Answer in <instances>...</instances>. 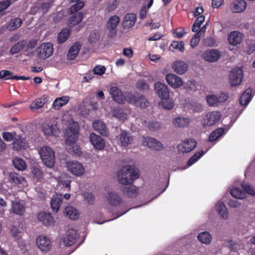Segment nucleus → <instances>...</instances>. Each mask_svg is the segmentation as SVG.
<instances>
[{
	"mask_svg": "<svg viewBox=\"0 0 255 255\" xmlns=\"http://www.w3.org/2000/svg\"><path fill=\"white\" fill-rule=\"evenodd\" d=\"M79 127L78 124L76 122H73L70 124L65 132V143L67 146L66 149L68 151L72 154L80 156L81 154V151L79 146L72 145L78 139L79 136Z\"/></svg>",
	"mask_w": 255,
	"mask_h": 255,
	"instance_id": "nucleus-1",
	"label": "nucleus"
},
{
	"mask_svg": "<svg viewBox=\"0 0 255 255\" xmlns=\"http://www.w3.org/2000/svg\"><path fill=\"white\" fill-rule=\"evenodd\" d=\"M139 176L138 170L132 165L124 166L118 173V181L123 185L132 183Z\"/></svg>",
	"mask_w": 255,
	"mask_h": 255,
	"instance_id": "nucleus-2",
	"label": "nucleus"
},
{
	"mask_svg": "<svg viewBox=\"0 0 255 255\" xmlns=\"http://www.w3.org/2000/svg\"><path fill=\"white\" fill-rule=\"evenodd\" d=\"M109 93L113 100L120 104H124L126 102L128 103H132V98H133L132 93L128 92H123L122 90L116 86H112L110 89Z\"/></svg>",
	"mask_w": 255,
	"mask_h": 255,
	"instance_id": "nucleus-3",
	"label": "nucleus"
},
{
	"mask_svg": "<svg viewBox=\"0 0 255 255\" xmlns=\"http://www.w3.org/2000/svg\"><path fill=\"white\" fill-rule=\"evenodd\" d=\"M40 157L45 165L52 167L55 163V154L54 151L48 146L41 147L39 150Z\"/></svg>",
	"mask_w": 255,
	"mask_h": 255,
	"instance_id": "nucleus-4",
	"label": "nucleus"
},
{
	"mask_svg": "<svg viewBox=\"0 0 255 255\" xmlns=\"http://www.w3.org/2000/svg\"><path fill=\"white\" fill-rule=\"evenodd\" d=\"M37 57L41 59H45L52 55L53 45L50 42L42 43L36 50Z\"/></svg>",
	"mask_w": 255,
	"mask_h": 255,
	"instance_id": "nucleus-5",
	"label": "nucleus"
},
{
	"mask_svg": "<svg viewBox=\"0 0 255 255\" xmlns=\"http://www.w3.org/2000/svg\"><path fill=\"white\" fill-rule=\"evenodd\" d=\"M221 114L218 111H213L207 113L202 120L203 126L205 127L214 125L221 119Z\"/></svg>",
	"mask_w": 255,
	"mask_h": 255,
	"instance_id": "nucleus-6",
	"label": "nucleus"
},
{
	"mask_svg": "<svg viewBox=\"0 0 255 255\" xmlns=\"http://www.w3.org/2000/svg\"><path fill=\"white\" fill-rule=\"evenodd\" d=\"M243 78V72L242 68H233L230 75L229 80L232 86H236L240 85Z\"/></svg>",
	"mask_w": 255,
	"mask_h": 255,
	"instance_id": "nucleus-7",
	"label": "nucleus"
},
{
	"mask_svg": "<svg viewBox=\"0 0 255 255\" xmlns=\"http://www.w3.org/2000/svg\"><path fill=\"white\" fill-rule=\"evenodd\" d=\"M67 168L68 171L77 176H81L83 175L85 171L82 164L77 161L68 162Z\"/></svg>",
	"mask_w": 255,
	"mask_h": 255,
	"instance_id": "nucleus-8",
	"label": "nucleus"
},
{
	"mask_svg": "<svg viewBox=\"0 0 255 255\" xmlns=\"http://www.w3.org/2000/svg\"><path fill=\"white\" fill-rule=\"evenodd\" d=\"M154 87L156 93L161 99L166 100L169 98V92L167 85L158 82L155 83Z\"/></svg>",
	"mask_w": 255,
	"mask_h": 255,
	"instance_id": "nucleus-9",
	"label": "nucleus"
},
{
	"mask_svg": "<svg viewBox=\"0 0 255 255\" xmlns=\"http://www.w3.org/2000/svg\"><path fill=\"white\" fill-rule=\"evenodd\" d=\"M120 21V17L117 15H113L111 16L107 22L106 26L108 29L110 30L109 37L115 36L116 35V28L119 24Z\"/></svg>",
	"mask_w": 255,
	"mask_h": 255,
	"instance_id": "nucleus-10",
	"label": "nucleus"
},
{
	"mask_svg": "<svg viewBox=\"0 0 255 255\" xmlns=\"http://www.w3.org/2000/svg\"><path fill=\"white\" fill-rule=\"evenodd\" d=\"M36 244L38 248L43 252H48L51 248V241L45 236H39L36 239Z\"/></svg>",
	"mask_w": 255,
	"mask_h": 255,
	"instance_id": "nucleus-11",
	"label": "nucleus"
},
{
	"mask_svg": "<svg viewBox=\"0 0 255 255\" xmlns=\"http://www.w3.org/2000/svg\"><path fill=\"white\" fill-rule=\"evenodd\" d=\"M89 139L90 142L95 148L99 150H102L104 148L105 146V141L100 136L93 132L90 133Z\"/></svg>",
	"mask_w": 255,
	"mask_h": 255,
	"instance_id": "nucleus-12",
	"label": "nucleus"
},
{
	"mask_svg": "<svg viewBox=\"0 0 255 255\" xmlns=\"http://www.w3.org/2000/svg\"><path fill=\"white\" fill-rule=\"evenodd\" d=\"M132 96L133 98H132V100L133 101L129 104L136 105L141 109H145L148 106L149 102L144 96L137 93L134 95L132 94Z\"/></svg>",
	"mask_w": 255,
	"mask_h": 255,
	"instance_id": "nucleus-13",
	"label": "nucleus"
},
{
	"mask_svg": "<svg viewBox=\"0 0 255 255\" xmlns=\"http://www.w3.org/2000/svg\"><path fill=\"white\" fill-rule=\"evenodd\" d=\"M78 237L77 231L73 229H69L66 233V237L63 239V243L66 246H71L74 245Z\"/></svg>",
	"mask_w": 255,
	"mask_h": 255,
	"instance_id": "nucleus-14",
	"label": "nucleus"
},
{
	"mask_svg": "<svg viewBox=\"0 0 255 255\" xmlns=\"http://www.w3.org/2000/svg\"><path fill=\"white\" fill-rule=\"evenodd\" d=\"M197 145V142L195 140L190 138L183 141L182 143L179 145V148L180 151L184 153H188L192 151Z\"/></svg>",
	"mask_w": 255,
	"mask_h": 255,
	"instance_id": "nucleus-15",
	"label": "nucleus"
},
{
	"mask_svg": "<svg viewBox=\"0 0 255 255\" xmlns=\"http://www.w3.org/2000/svg\"><path fill=\"white\" fill-rule=\"evenodd\" d=\"M41 130L46 136H58L60 132L56 125L44 123L41 126Z\"/></svg>",
	"mask_w": 255,
	"mask_h": 255,
	"instance_id": "nucleus-16",
	"label": "nucleus"
},
{
	"mask_svg": "<svg viewBox=\"0 0 255 255\" xmlns=\"http://www.w3.org/2000/svg\"><path fill=\"white\" fill-rule=\"evenodd\" d=\"M119 139L121 145L126 147L132 143L133 140V136L129 132L123 130L120 134Z\"/></svg>",
	"mask_w": 255,
	"mask_h": 255,
	"instance_id": "nucleus-17",
	"label": "nucleus"
},
{
	"mask_svg": "<svg viewBox=\"0 0 255 255\" xmlns=\"http://www.w3.org/2000/svg\"><path fill=\"white\" fill-rule=\"evenodd\" d=\"M38 220L46 226H52L54 225V220L51 214L45 212H39L37 214Z\"/></svg>",
	"mask_w": 255,
	"mask_h": 255,
	"instance_id": "nucleus-18",
	"label": "nucleus"
},
{
	"mask_svg": "<svg viewBox=\"0 0 255 255\" xmlns=\"http://www.w3.org/2000/svg\"><path fill=\"white\" fill-rule=\"evenodd\" d=\"M166 80L173 88H179L183 84L181 78L174 74H168L166 76Z\"/></svg>",
	"mask_w": 255,
	"mask_h": 255,
	"instance_id": "nucleus-19",
	"label": "nucleus"
},
{
	"mask_svg": "<svg viewBox=\"0 0 255 255\" xmlns=\"http://www.w3.org/2000/svg\"><path fill=\"white\" fill-rule=\"evenodd\" d=\"M143 144L156 150H160L163 148L162 143L152 137H144L143 140Z\"/></svg>",
	"mask_w": 255,
	"mask_h": 255,
	"instance_id": "nucleus-20",
	"label": "nucleus"
},
{
	"mask_svg": "<svg viewBox=\"0 0 255 255\" xmlns=\"http://www.w3.org/2000/svg\"><path fill=\"white\" fill-rule=\"evenodd\" d=\"M203 58L208 62L217 61L220 57V53L216 49L206 50L202 55Z\"/></svg>",
	"mask_w": 255,
	"mask_h": 255,
	"instance_id": "nucleus-21",
	"label": "nucleus"
},
{
	"mask_svg": "<svg viewBox=\"0 0 255 255\" xmlns=\"http://www.w3.org/2000/svg\"><path fill=\"white\" fill-rule=\"evenodd\" d=\"M247 7V3L245 0H235L230 5L231 11L239 13L244 11Z\"/></svg>",
	"mask_w": 255,
	"mask_h": 255,
	"instance_id": "nucleus-22",
	"label": "nucleus"
},
{
	"mask_svg": "<svg viewBox=\"0 0 255 255\" xmlns=\"http://www.w3.org/2000/svg\"><path fill=\"white\" fill-rule=\"evenodd\" d=\"M93 127L94 129L102 135L107 136L109 131L106 125L101 121L97 120L93 122Z\"/></svg>",
	"mask_w": 255,
	"mask_h": 255,
	"instance_id": "nucleus-23",
	"label": "nucleus"
},
{
	"mask_svg": "<svg viewBox=\"0 0 255 255\" xmlns=\"http://www.w3.org/2000/svg\"><path fill=\"white\" fill-rule=\"evenodd\" d=\"M188 66L184 61L176 60L172 64V68L174 71L178 74H183L188 70Z\"/></svg>",
	"mask_w": 255,
	"mask_h": 255,
	"instance_id": "nucleus-24",
	"label": "nucleus"
},
{
	"mask_svg": "<svg viewBox=\"0 0 255 255\" xmlns=\"http://www.w3.org/2000/svg\"><path fill=\"white\" fill-rule=\"evenodd\" d=\"M63 201L62 195L61 194H54L51 200V207L54 213H57Z\"/></svg>",
	"mask_w": 255,
	"mask_h": 255,
	"instance_id": "nucleus-25",
	"label": "nucleus"
},
{
	"mask_svg": "<svg viewBox=\"0 0 255 255\" xmlns=\"http://www.w3.org/2000/svg\"><path fill=\"white\" fill-rule=\"evenodd\" d=\"M228 39L230 44L236 46L242 41L243 34L240 32L234 31L230 33Z\"/></svg>",
	"mask_w": 255,
	"mask_h": 255,
	"instance_id": "nucleus-26",
	"label": "nucleus"
},
{
	"mask_svg": "<svg viewBox=\"0 0 255 255\" xmlns=\"http://www.w3.org/2000/svg\"><path fill=\"white\" fill-rule=\"evenodd\" d=\"M81 47V45L79 43V42H75L69 49L68 53L67 54V59L70 60H74L79 53Z\"/></svg>",
	"mask_w": 255,
	"mask_h": 255,
	"instance_id": "nucleus-27",
	"label": "nucleus"
},
{
	"mask_svg": "<svg viewBox=\"0 0 255 255\" xmlns=\"http://www.w3.org/2000/svg\"><path fill=\"white\" fill-rule=\"evenodd\" d=\"M136 15L133 13H129L126 15L124 17L123 25L124 28H129L133 26L135 22Z\"/></svg>",
	"mask_w": 255,
	"mask_h": 255,
	"instance_id": "nucleus-28",
	"label": "nucleus"
},
{
	"mask_svg": "<svg viewBox=\"0 0 255 255\" xmlns=\"http://www.w3.org/2000/svg\"><path fill=\"white\" fill-rule=\"evenodd\" d=\"M107 200L109 204L113 206H118L122 202L120 196L113 192H109Z\"/></svg>",
	"mask_w": 255,
	"mask_h": 255,
	"instance_id": "nucleus-29",
	"label": "nucleus"
},
{
	"mask_svg": "<svg viewBox=\"0 0 255 255\" xmlns=\"http://www.w3.org/2000/svg\"><path fill=\"white\" fill-rule=\"evenodd\" d=\"M252 89L251 88H248L241 95L240 98V103L243 106L247 105L252 98Z\"/></svg>",
	"mask_w": 255,
	"mask_h": 255,
	"instance_id": "nucleus-30",
	"label": "nucleus"
},
{
	"mask_svg": "<svg viewBox=\"0 0 255 255\" xmlns=\"http://www.w3.org/2000/svg\"><path fill=\"white\" fill-rule=\"evenodd\" d=\"M26 45V40H19L15 43L10 48L9 52L11 55L17 54L24 49Z\"/></svg>",
	"mask_w": 255,
	"mask_h": 255,
	"instance_id": "nucleus-31",
	"label": "nucleus"
},
{
	"mask_svg": "<svg viewBox=\"0 0 255 255\" xmlns=\"http://www.w3.org/2000/svg\"><path fill=\"white\" fill-rule=\"evenodd\" d=\"M69 99L68 96H63L56 99L53 104V108L55 110L60 109L68 103Z\"/></svg>",
	"mask_w": 255,
	"mask_h": 255,
	"instance_id": "nucleus-32",
	"label": "nucleus"
},
{
	"mask_svg": "<svg viewBox=\"0 0 255 255\" xmlns=\"http://www.w3.org/2000/svg\"><path fill=\"white\" fill-rule=\"evenodd\" d=\"M71 30L68 28H64L58 33L57 40L59 43L65 42L69 37Z\"/></svg>",
	"mask_w": 255,
	"mask_h": 255,
	"instance_id": "nucleus-33",
	"label": "nucleus"
},
{
	"mask_svg": "<svg viewBox=\"0 0 255 255\" xmlns=\"http://www.w3.org/2000/svg\"><path fill=\"white\" fill-rule=\"evenodd\" d=\"M13 144L14 148L17 150L25 149L27 144L26 140L21 136H18L17 138H15Z\"/></svg>",
	"mask_w": 255,
	"mask_h": 255,
	"instance_id": "nucleus-34",
	"label": "nucleus"
},
{
	"mask_svg": "<svg viewBox=\"0 0 255 255\" xmlns=\"http://www.w3.org/2000/svg\"><path fill=\"white\" fill-rule=\"evenodd\" d=\"M216 207L217 211L221 217L224 219H227L228 217V211L224 203L222 201H219L216 205Z\"/></svg>",
	"mask_w": 255,
	"mask_h": 255,
	"instance_id": "nucleus-35",
	"label": "nucleus"
},
{
	"mask_svg": "<svg viewBox=\"0 0 255 255\" xmlns=\"http://www.w3.org/2000/svg\"><path fill=\"white\" fill-rule=\"evenodd\" d=\"M189 123L190 119L187 118L178 117L173 121L174 126L179 128H184L187 126Z\"/></svg>",
	"mask_w": 255,
	"mask_h": 255,
	"instance_id": "nucleus-36",
	"label": "nucleus"
},
{
	"mask_svg": "<svg viewBox=\"0 0 255 255\" xmlns=\"http://www.w3.org/2000/svg\"><path fill=\"white\" fill-rule=\"evenodd\" d=\"M84 15L82 12H78L70 17L68 23L70 25L74 26L80 23L83 20Z\"/></svg>",
	"mask_w": 255,
	"mask_h": 255,
	"instance_id": "nucleus-37",
	"label": "nucleus"
},
{
	"mask_svg": "<svg viewBox=\"0 0 255 255\" xmlns=\"http://www.w3.org/2000/svg\"><path fill=\"white\" fill-rule=\"evenodd\" d=\"M12 210V212L15 214L23 215L25 212V207L19 202H13Z\"/></svg>",
	"mask_w": 255,
	"mask_h": 255,
	"instance_id": "nucleus-38",
	"label": "nucleus"
},
{
	"mask_svg": "<svg viewBox=\"0 0 255 255\" xmlns=\"http://www.w3.org/2000/svg\"><path fill=\"white\" fill-rule=\"evenodd\" d=\"M14 166L17 170L23 171L26 168V164L25 161L19 157H15L12 160Z\"/></svg>",
	"mask_w": 255,
	"mask_h": 255,
	"instance_id": "nucleus-39",
	"label": "nucleus"
},
{
	"mask_svg": "<svg viewBox=\"0 0 255 255\" xmlns=\"http://www.w3.org/2000/svg\"><path fill=\"white\" fill-rule=\"evenodd\" d=\"M124 192L126 196L129 198H134L138 194V188L134 185H131L126 187Z\"/></svg>",
	"mask_w": 255,
	"mask_h": 255,
	"instance_id": "nucleus-40",
	"label": "nucleus"
},
{
	"mask_svg": "<svg viewBox=\"0 0 255 255\" xmlns=\"http://www.w3.org/2000/svg\"><path fill=\"white\" fill-rule=\"evenodd\" d=\"M111 113L113 117L120 120H124L126 119V114L124 113L123 109L119 107H114Z\"/></svg>",
	"mask_w": 255,
	"mask_h": 255,
	"instance_id": "nucleus-41",
	"label": "nucleus"
},
{
	"mask_svg": "<svg viewBox=\"0 0 255 255\" xmlns=\"http://www.w3.org/2000/svg\"><path fill=\"white\" fill-rule=\"evenodd\" d=\"M65 213L71 220L77 219L79 216L78 211L73 207H67L65 208Z\"/></svg>",
	"mask_w": 255,
	"mask_h": 255,
	"instance_id": "nucleus-42",
	"label": "nucleus"
},
{
	"mask_svg": "<svg viewBox=\"0 0 255 255\" xmlns=\"http://www.w3.org/2000/svg\"><path fill=\"white\" fill-rule=\"evenodd\" d=\"M197 238L199 241L205 244H209L212 241L211 235L207 232L200 233Z\"/></svg>",
	"mask_w": 255,
	"mask_h": 255,
	"instance_id": "nucleus-43",
	"label": "nucleus"
},
{
	"mask_svg": "<svg viewBox=\"0 0 255 255\" xmlns=\"http://www.w3.org/2000/svg\"><path fill=\"white\" fill-rule=\"evenodd\" d=\"M224 132V128H218L211 132L209 136V140L213 142L219 138Z\"/></svg>",
	"mask_w": 255,
	"mask_h": 255,
	"instance_id": "nucleus-44",
	"label": "nucleus"
},
{
	"mask_svg": "<svg viewBox=\"0 0 255 255\" xmlns=\"http://www.w3.org/2000/svg\"><path fill=\"white\" fill-rule=\"evenodd\" d=\"M22 23V20L20 18H15L12 19L9 22V29L10 31H13L19 28Z\"/></svg>",
	"mask_w": 255,
	"mask_h": 255,
	"instance_id": "nucleus-45",
	"label": "nucleus"
},
{
	"mask_svg": "<svg viewBox=\"0 0 255 255\" xmlns=\"http://www.w3.org/2000/svg\"><path fill=\"white\" fill-rule=\"evenodd\" d=\"M231 195L237 199H244L245 197V193L239 188H233L230 190Z\"/></svg>",
	"mask_w": 255,
	"mask_h": 255,
	"instance_id": "nucleus-46",
	"label": "nucleus"
},
{
	"mask_svg": "<svg viewBox=\"0 0 255 255\" xmlns=\"http://www.w3.org/2000/svg\"><path fill=\"white\" fill-rule=\"evenodd\" d=\"M169 48L172 51L176 49L178 50L180 52H183L184 51V43L183 41L178 42L174 41L171 43Z\"/></svg>",
	"mask_w": 255,
	"mask_h": 255,
	"instance_id": "nucleus-47",
	"label": "nucleus"
},
{
	"mask_svg": "<svg viewBox=\"0 0 255 255\" xmlns=\"http://www.w3.org/2000/svg\"><path fill=\"white\" fill-rule=\"evenodd\" d=\"M9 179L12 182L18 184L22 183L24 178L16 172H11L9 174Z\"/></svg>",
	"mask_w": 255,
	"mask_h": 255,
	"instance_id": "nucleus-48",
	"label": "nucleus"
},
{
	"mask_svg": "<svg viewBox=\"0 0 255 255\" xmlns=\"http://www.w3.org/2000/svg\"><path fill=\"white\" fill-rule=\"evenodd\" d=\"M204 154L205 152L203 150L195 153L188 160L187 162L188 166H190L192 165H193L199 159H200Z\"/></svg>",
	"mask_w": 255,
	"mask_h": 255,
	"instance_id": "nucleus-49",
	"label": "nucleus"
},
{
	"mask_svg": "<svg viewBox=\"0 0 255 255\" xmlns=\"http://www.w3.org/2000/svg\"><path fill=\"white\" fill-rule=\"evenodd\" d=\"M31 173L32 177L36 179L37 181H40L43 178V174L41 170L37 167L33 166L31 168Z\"/></svg>",
	"mask_w": 255,
	"mask_h": 255,
	"instance_id": "nucleus-50",
	"label": "nucleus"
},
{
	"mask_svg": "<svg viewBox=\"0 0 255 255\" xmlns=\"http://www.w3.org/2000/svg\"><path fill=\"white\" fill-rule=\"evenodd\" d=\"M136 88L139 91L147 90L149 89V85L144 79H140L135 84Z\"/></svg>",
	"mask_w": 255,
	"mask_h": 255,
	"instance_id": "nucleus-51",
	"label": "nucleus"
},
{
	"mask_svg": "<svg viewBox=\"0 0 255 255\" xmlns=\"http://www.w3.org/2000/svg\"><path fill=\"white\" fill-rule=\"evenodd\" d=\"M13 73L7 70H2L0 71V79L2 80L14 79Z\"/></svg>",
	"mask_w": 255,
	"mask_h": 255,
	"instance_id": "nucleus-52",
	"label": "nucleus"
},
{
	"mask_svg": "<svg viewBox=\"0 0 255 255\" xmlns=\"http://www.w3.org/2000/svg\"><path fill=\"white\" fill-rule=\"evenodd\" d=\"M76 3L73 4L69 8L70 13L72 14L77 12L84 6L83 1H75Z\"/></svg>",
	"mask_w": 255,
	"mask_h": 255,
	"instance_id": "nucleus-53",
	"label": "nucleus"
},
{
	"mask_svg": "<svg viewBox=\"0 0 255 255\" xmlns=\"http://www.w3.org/2000/svg\"><path fill=\"white\" fill-rule=\"evenodd\" d=\"M206 100L210 106H217V96L214 95H208L206 97Z\"/></svg>",
	"mask_w": 255,
	"mask_h": 255,
	"instance_id": "nucleus-54",
	"label": "nucleus"
},
{
	"mask_svg": "<svg viewBox=\"0 0 255 255\" xmlns=\"http://www.w3.org/2000/svg\"><path fill=\"white\" fill-rule=\"evenodd\" d=\"M241 187L247 193L251 195H255V189L250 185L246 183H243L241 184Z\"/></svg>",
	"mask_w": 255,
	"mask_h": 255,
	"instance_id": "nucleus-55",
	"label": "nucleus"
},
{
	"mask_svg": "<svg viewBox=\"0 0 255 255\" xmlns=\"http://www.w3.org/2000/svg\"><path fill=\"white\" fill-rule=\"evenodd\" d=\"M100 39V35L98 32L94 31L91 32L88 38V40L90 43H95L98 42Z\"/></svg>",
	"mask_w": 255,
	"mask_h": 255,
	"instance_id": "nucleus-56",
	"label": "nucleus"
},
{
	"mask_svg": "<svg viewBox=\"0 0 255 255\" xmlns=\"http://www.w3.org/2000/svg\"><path fill=\"white\" fill-rule=\"evenodd\" d=\"M147 127L149 130L154 131L160 129L161 125L158 122L152 121L148 123Z\"/></svg>",
	"mask_w": 255,
	"mask_h": 255,
	"instance_id": "nucleus-57",
	"label": "nucleus"
},
{
	"mask_svg": "<svg viewBox=\"0 0 255 255\" xmlns=\"http://www.w3.org/2000/svg\"><path fill=\"white\" fill-rule=\"evenodd\" d=\"M51 6L52 4L50 2H42L40 4L38 9L39 10L41 11L42 13H46Z\"/></svg>",
	"mask_w": 255,
	"mask_h": 255,
	"instance_id": "nucleus-58",
	"label": "nucleus"
},
{
	"mask_svg": "<svg viewBox=\"0 0 255 255\" xmlns=\"http://www.w3.org/2000/svg\"><path fill=\"white\" fill-rule=\"evenodd\" d=\"M37 44V40L35 39H33L29 42H27L26 40V45L25 47V51H28L30 50L33 49L36 45Z\"/></svg>",
	"mask_w": 255,
	"mask_h": 255,
	"instance_id": "nucleus-59",
	"label": "nucleus"
},
{
	"mask_svg": "<svg viewBox=\"0 0 255 255\" xmlns=\"http://www.w3.org/2000/svg\"><path fill=\"white\" fill-rule=\"evenodd\" d=\"M186 34L184 29L182 27H179L174 30L173 34L175 37L181 38Z\"/></svg>",
	"mask_w": 255,
	"mask_h": 255,
	"instance_id": "nucleus-60",
	"label": "nucleus"
},
{
	"mask_svg": "<svg viewBox=\"0 0 255 255\" xmlns=\"http://www.w3.org/2000/svg\"><path fill=\"white\" fill-rule=\"evenodd\" d=\"M106 71V68L104 66H96L93 69V72L96 75H102L104 74Z\"/></svg>",
	"mask_w": 255,
	"mask_h": 255,
	"instance_id": "nucleus-61",
	"label": "nucleus"
},
{
	"mask_svg": "<svg viewBox=\"0 0 255 255\" xmlns=\"http://www.w3.org/2000/svg\"><path fill=\"white\" fill-rule=\"evenodd\" d=\"M83 196L89 204L92 205L94 203L95 197L93 194L89 192H85L83 194Z\"/></svg>",
	"mask_w": 255,
	"mask_h": 255,
	"instance_id": "nucleus-62",
	"label": "nucleus"
},
{
	"mask_svg": "<svg viewBox=\"0 0 255 255\" xmlns=\"http://www.w3.org/2000/svg\"><path fill=\"white\" fill-rule=\"evenodd\" d=\"M229 96L228 93H222L219 96H217V101L218 105L225 102L229 98Z\"/></svg>",
	"mask_w": 255,
	"mask_h": 255,
	"instance_id": "nucleus-63",
	"label": "nucleus"
},
{
	"mask_svg": "<svg viewBox=\"0 0 255 255\" xmlns=\"http://www.w3.org/2000/svg\"><path fill=\"white\" fill-rule=\"evenodd\" d=\"M45 103V99L42 98H37L34 102L35 108L38 109L42 108Z\"/></svg>",
	"mask_w": 255,
	"mask_h": 255,
	"instance_id": "nucleus-64",
	"label": "nucleus"
}]
</instances>
